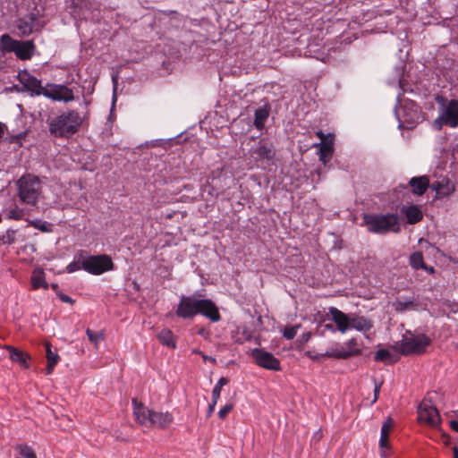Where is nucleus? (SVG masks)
<instances>
[{
	"label": "nucleus",
	"instance_id": "14",
	"mask_svg": "<svg viewBox=\"0 0 458 458\" xmlns=\"http://www.w3.org/2000/svg\"><path fill=\"white\" fill-rule=\"evenodd\" d=\"M332 320L336 325V329L344 334L350 329V318L351 314H346L335 307H330L328 309Z\"/></svg>",
	"mask_w": 458,
	"mask_h": 458
},
{
	"label": "nucleus",
	"instance_id": "10",
	"mask_svg": "<svg viewBox=\"0 0 458 458\" xmlns=\"http://www.w3.org/2000/svg\"><path fill=\"white\" fill-rule=\"evenodd\" d=\"M43 96L55 101L70 102L74 99L72 89L63 84H47Z\"/></svg>",
	"mask_w": 458,
	"mask_h": 458
},
{
	"label": "nucleus",
	"instance_id": "9",
	"mask_svg": "<svg viewBox=\"0 0 458 458\" xmlns=\"http://www.w3.org/2000/svg\"><path fill=\"white\" fill-rule=\"evenodd\" d=\"M250 355L259 367L273 371L281 370L280 360L271 352L264 349L254 348L251 350Z\"/></svg>",
	"mask_w": 458,
	"mask_h": 458
},
{
	"label": "nucleus",
	"instance_id": "38",
	"mask_svg": "<svg viewBox=\"0 0 458 458\" xmlns=\"http://www.w3.org/2000/svg\"><path fill=\"white\" fill-rule=\"evenodd\" d=\"M17 449L19 450L20 454L23 458H37V455L33 449L27 445H20Z\"/></svg>",
	"mask_w": 458,
	"mask_h": 458
},
{
	"label": "nucleus",
	"instance_id": "54",
	"mask_svg": "<svg viewBox=\"0 0 458 458\" xmlns=\"http://www.w3.org/2000/svg\"><path fill=\"white\" fill-rule=\"evenodd\" d=\"M325 327H326V328H327V329H330V330H332V331H335L334 327H333V325H331V324H327V325H326V326H325Z\"/></svg>",
	"mask_w": 458,
	"mask_h": 458
},
{
	"label": "nucleus",
	"instance_id": "34",
	"mask_svg": "<svg viewBox=\"0 0 458 458\" xmlns=\"http://www.w3.org/2000/svg\"><path fill=\"white\" fill-rule=\"evenodd\" d=\"M229 382L227 377H220L217 383L215 385L213 391H212V399H214V403H217L221 391L224 386L227 385Z\"/></svg>",
	"mask_w": 458,
	"mask_h": 458
},
{
	"label": "nucleus",
	"instance_id": "1",
	"mask_svg": "<svg viewBox=\"0 0 458 458\" xmlns=\"http://www.w3.org/2000/svg\"><path fill=\"white\" fill-rule=\"evenodd\" d=\"M201 294L195 293L192 295L180 297L175 314L182 319H192L197 315H202L212 322L221 320V315L216 304L210 299L200 298Z\"/></svg>",
	"mask_w": 458,
	"mask_h": 458
},
{
	"label": "nucleus",
	"instance_id": "42",
	"mask_svg": "<svg viewBox=\"0 0 458 458\" xmlns=\"http://www.w3.org/2000/svg\"><path fill=\"white\" fill-rule=\"evenodd\" d=\"M22 217V213L18 208H13L8 211L7 218L8 219H14V220H20Z\"/></svg>",
	"mask_w": 458,
	"mask_h": 458
},
{
	"label": "nucleus",
	"instance_id": "12",
	"mask_svg": "<svg viewBox=\"0 0 458 458\" xmlns=\"http://www.w3.org/2000/svg\"><path fill=\"white\" fill-rule=\"evenodd\" d=\"M18 80L24 89L30 92V95H43L45 87L42 86L41 81L32 76L27 71H22L18 74Z\"/></svg>",
	"mask_w": 458,
	"mask_h": 458
},
{
	"label": "nucleus",
	"instance_id": "33",
	"mask_svg": "<svg viewBox=\"0 0 458 458\" xmlns=\"http://www.w3.org/2000/svg\"><path fill=\"white\" fill-rule=\"evenodd\" d=\"M234 341L238 344H243L244 342L250 341L252 338L251 333L244 327H237L235 335H233Z\"/></svg>",
	"mask_w": 458,
	"mask_h": 458
},
{
	"label": "nucleus",
	"instance_id": "13",
	"mask_svg": "<svg viewBox=\"0 0 458 458\" xmlns=\"http://www.w3.org/2000/svg\"><path fill=\"white\" fill-rule=\"evenodd\" d=\"M133 415L136 421L144 427H148L151 422L153 410L148 409L143 403H139L137 399H132Z\"/></svg>",
	"mask_w": 458,
	"mask_h": 458
},
{
	"label": "nucleus",
	"instance_id": "53",
	"mask_svg": "<svg viewBox=\"0 0 458 458\" xmlns=\"http://www.w3.org/2000/svg\"><path fill=\"white\" fill-rule=\"evenodd\" d=\"M52 289H53L55 293H56V292H61V291L59 290V287H58V285H57L56 284H52Z\"/></svg>",
	"mask_w": 458,
	"mask_h": 458
},
{
	"label": "nucleus",
	"instance_id": "27",
	"mask_svg": "<svg viewBox=\"0 0 458 458\" xmlns=\"http://www.w3.org/2000/svg\"><path fill=\"white\" fill-rule=\"evenodd\" d=\"M46 347V357L47 360V366L46 368V374L50 375L52 374L55 366L58 363L60 358L59 355L52 351V345L50 343L46 342L45 343Z\"/></svg>",
	"mask_w": 458,
	"mask_h": 458
},
{
	"label": "nucleus",
	"instance_id": "30",
	"mask_svg": "<svg viewBox=\"0 0 458 458\" xmlns=\"http://www.w3.org/2000/svg\"><path fill=\"white\" fill-rule=\"evenodd\" d=\"M410 266L413 269L426 268V263L424 262L423 254L421 251H415L410 256Z\"/></svg>",
	"mask_w": 458,
	"mask_h": 458
},
{
	"label": "nucleus",
	"instance_id": "22",
	"mask_svg": "<svg viewBox=\"0 0 458 458\" xmlns=\"http://www.w3.org/2000/svg\"><path fill=\"white\" fill-rule=\"evenodd\" d=\"M334 137H330L327 140H324V142H320L318 146L319 150V160L323 164H327L329 162L333 157L334 153Z\"/></svg>",
	"mask_w": 458,
	"mask_h": 458
},
{
	"label": "nucleus",
	"instance_id": "2",
	"mask_svg": "<svg viewBox=\"0 0 458 458\" xmlns=\"http://www.w3.org/2000/svg\"><path fill=\"white\" fill-rule=\"evenodd\" d=\"M83 119L76 110L63 112L48 121V130L56 138H69L77 133Z\"/></svg>",
	"mask_w": 458,
	"mask_h": 458
},
{
	"label": "nucleus",
	"instance_id": "6",
	"mask_svg": "<svg viewBox=\"0 0 458 458\" xmlns=\"http://www.w3.org/2000/svg\"><path fill=\"white\" fill-rule=\"evenodd\" d=\"M434 125L440 130L443 125L451 128L458 126V100L451 99L443 106L439 116L434 121Z\"/></svg>",
	"mask_w": 458,
	"mask_h": 458
},
{
	"label": "nucleus",
	"instance_id": "40",
	"mask_svg": "<svg viewBox=\"0 0 458 458\" xmlns=\"http://www.w3.org/2000/svg\"><path fill=\"white\" fill-rule=\"evenodd\" d=\"M233 404H232V403L225 404L218 411L219 419L225 420L227 417V415L229 414V412H231L233 411Z\"/></svg>",
	"mask_w": 458,
	"mask_h": 458
},
{
	"label": "nucleus",
	"instance_id": "43",
	"mask_svg": "<svg viewBox=\"0 0 458 458\" xmlns=\"http://www.w3.org/2000/svg\"><path fill=\"white\" fill-rule=\"evenodd\" d=\"M79 269H82L81 267V262H76V261H73L72 263H70L67 267H66V271L68 273H73Z\"/></svg>",
	"mask_w": 458,
	"mask_h": 458
},
{
	"label": "nucleus",
	"instance_id": "37",
	"mask_svg": "<svg viewBox=\"0 0 458 458\" xmlns=\"http://www.w3.org/2000/svg\"><path fill=\"white\" fill-rule=\"evenodd\" d=\"M301 327V325H295V326H286L284 328L283 335L287 340H292L297 335L298 329Z\"/></svg>",
	"mask_w": 458,
	"mask_h": 458
},
{
	"label": "nucleus",
	"instance_id": "45",
	"mask_svg": "<svg viewBox=\"0 0 458 458\" xmlns=\"http://www.w3.org/2000/svg\"><path fill=\"white\" fill-rule=\"evenodd\" d=\"M26 137L25 132L19 133L17 135H13L10 138V142L12 143H20L21 140Z\"/></svg>",
	"mask_w": 458,
	"mask_h": 458
},
{
	"label": "nucleus",
	"instance_id": "8",
	"mask_svg": "<svg viewBox=\"0 0 458 458\" xmlns=\"http://www.w3.org/2000/svg\"><path fill=\"white\" fill-rule=\"evenodd\" d=\"M418 420L431 428H437L441 423L438 410L431 401L424 399L418 407Z\"/></svg>",
	"mask_w": 458,
	"mask_h": 458
},
{
	"label": "nucleus",
	"instance_id": "17",
	"mask_svg": "<svg viewBox=\"0 0 458 458\" xmlns=\"http://www.w3.org/2000/svg\"><path fill=\"white\" fill-rule=\"evenodd\" d=\"M430 188L436 191L437 196L439 198L446 197L454 191V185L448 178H442L434 182Z\"/></svg>",
	"mask_w": 458,
	"mask_h": 458
},
{
	"label": "nucleus",
	"instance_id": "32",
	"mask_svg": "<svg viewBox=\"0 0 458 458\" xmlns=\"http://www.w3.org/2000/svg\"><path fill=\"white\" fill-rule=\"evenodd\" d=\"M391 427H392V420L389 419L383 424V426L381 428V436H380V440H379V445L381 447L387 446L388 436H389Z\"/></svg>",
	"mask_w": 458,
	"mask_h": 458
},
{
	"label": "nucleus",
	"instance_id": "26",
	"mask_svg": "<svg viewBox=\"0 0 458 458\" xmlns=\"http://www.w3.org/2000/svg\"><path fill=\"white\" fill-rule=\"evenodd\" d=\"M269 113H270V106L267 104L262 107L256 109L254 122H253V124L256 129L260 130V131L264 129L265 123L269 116Z\"/></svg>",
	"mask_w": 458,
	"mask_h": 458
},
{
	"label": "nucleus",
	"instance_id": "29",
	"mask_svg": "<svg viewBox=\"0 0 458 458\" xmlns=\"http://www.w3.org/2000/svg\"><path fill=\"white\" fill-rule=\"evenodd\" d=\"M18 40L13 38L9 34L5 33L0 37V50L4 53H14Z\"/></svg>",
	"mask_w": 458,
	"mask_h": 458
},
{
	"label": "nucleus",
	"instance_id": "28",
	"mask_svg": "<svg viewBox=\"0 0 458 458\" xmlns=\"http://www.w3.org/2000/svg\"><path fill=\"white\" fill-rule=\"evenodd\" d=\"M157 338L163 345H165L168 348H172V349L176 348L175 336H174V333L172 332V330H170L168 328L162 329L158 333Z\"/></svg>",
	"mask_w": 458,
	"mask_h": 458
},
{
	"label": "nucleus",
	"instance_id": "11",
	"mask_svg": "<svg viewBox=\"0 0 458 458\" xmlns=\"http://www.w3.org/2000/svg\"><path fill=\"white\" fill-rule=\"evenodd\" d=\"M346 345L348 346V350H345L343 346L334 347L327 351L325 356L338 360H346L350 357L361 354V350L357 347L359 344L356 338L349 339Z\"/></svg>",
	"mask_w": 458,
	"mask_h": 458
},
{
	"label": "nucleus",
	"instance_id": "31",
	"mask_svg": "<svg viewBox=\"0 0 458 458\" xmlns=\"http://www.w3.org/2000/svg\"><path fill=\"white\" fill-rule=\"evenodd\" d=\"M393 306L397 312H404L409 310H415L417 307V303L413 300H397L393 303Z\"/></svg>",
	"mask_w": 458,
	"mask_h": 458
},
{
	"label": "nucleus",
	"instance_id": "35",
	"mask_svg": "<svg viewBox=\"0 0 458 458\" xmlns=\"http://www.w3.org/2000/svg\"><path fill=\"white\" fill-rule=\"evenodd\" d=\"M392 359H393V354L386 349L378 350L375 353V356H374V360L376 361H380V362H388V361L393 362L394 360Z\"/></svg>",
	"mask_w": 458,
	"mask_h": 458
},
{
	"label": "nucleus",
	"instance_id": "44",
	"mask_svg": "<svg viewBox=\"0 0 458 458\" xmlns=\"http://www.w3.org/2000/svg\"><path fill=\"white\" fill-rule=\"evenodd\" d=\"M56 295L58 296L60 301L63 302H66V303H70V304H73L75 302V301L73 299H72L69 295H67L62 292H56Z\"/></svg>",
	"mask_w": 458,
	"mask_h": 458
},
{
	"label": "nucleus",
	"instance_id": "15",
	"mask_svg": "<svg viewBox=\"0 0 458 458\" xmlns=\"http://www.w3.org/2000/svg\"><path fill=\"white\" fill-rule=\"evenodd\" d=\"M35 49L36 46L32 40H18L14 54L20 60H30L33 56Z\"/></svg>",
	"mask_w": 458,
	"mask_h": 458
},
{
	"label": "nucleus",
	"instance_id": "19",
	"mask_svg": "<svg viewBox=\"0 0 458 458\" xmlns=\"http://www.w3.org/2000/svg\"><path fill=\"white\" fill-rule=\"evenodd\" d=\"M5 349L8 351L9 358L13 361L19 363L24 369H28L30 367L29 361L30 360V356L27 352L11 345H6Z\"/></svg>",
	"mask_w": 458,
	"mask_h": 458
},
{
	"label": "nucleus",
	"instance_id": "5",
	"mask_svg": "<svg viewBox=\"0 0 458 458\" xmlns=\"http://www.w3.org/2000/svg\"><path fill=\"white\" fill-rule=\"evenodd\" d=\"M81 267L86 272L98 276L112 270L114 263L108 255H91L82 259Z\"/></svg>",
	"mask_w": 458,
	"mask_h": 458
},
{
	"label": "nucleus",
	"instance_id": "24",
	"mask_svg": "<svg viewBox=\"0 0 458 458\" xmlns=\"http://www.w3.org/2000/svg\"><path fill=\"white\" fill-rule=\"evenodd\" d=\"M30 284L33 290H38L39 288H48V284L46 281L45 272L43 268H34L30 276Z\"/></svg>",
	"mask_w": 458,
	"mask_h": 458
},
{
	"label": "nucleus",
	"instance_id": "20",
	"mask_svg": "<svg viewBox=\"0 0 458 458\" xmlns=\"http://www.w3.org/2000/svg\"><path fill=\"white\" fill-rule=\"evenodd\" d=\"M256 158L259 160H272L275 157V150L272 143L259 141L257 148L253 150Z\"/></svg>",
	"mask_w": 458,
	"mask_h": 458
},
{
	"label": "nucleus",
	"instance_id": "48",
	"mask_svg": "<svg viewBox=\"0 0 458 458\" xmlns=\"http://www.w3.org/2000/svg\"><path fill=\"white\" fill-rule=\"evenodd\" d=\"M216 404V403H214V399H212L211 403L208 407V411H207L208 417H210L212 415V413L214 412Z\"/></svg>",
	"mask_w": 458,
	"mask_h": 458
},
{
	"label": "nucleus",
	"instance_id": "23",
	"mask_svg": "<svg viewBox=\"0 0 458 458\" xmlns=\"http://www.w3.org/2000/svg\"><path fill=\"white\" fill-rule=\"evenodd\" d=\"M373 327L371 320L356 314H351L350 318V329H356L357 331H369Z\"/></svg>",
	"mask_w": 458,
	"mask_h": 458
},
{
	"label": "nucleus",
	"instance_id": "18",
	"mask_svg": "<svg viewBox=\"0 0 458 458\" xmlns=\"http://www.w3.org/2000/svg\"><path fill=\"white\" fill-rule=\"evenodd\" d=\"M409 186L411 188V192L414 195L421 196L427 191L428 188L430 187V184L428 176L422 175L412 177L409 181Z\"/></svg>",
	"mask_w": 458,
	"mask_h": 458
},
{
	"label": "nucleus",
	"instance_id": "21",
	"mask_svg": "<svg viewBox=\"0 0 458 458\" xmlns=\"http://www.w3.org/2000/svg\"><path fill=\"white\" fill-rule=\"evenodd\" d=\"M37 17L34 14H30L21 18L17 21V29L23 36L31 34L34 30Z\"/></svg>",
	"mask_w": 458,
	"mask_h": 458
},
{
	"label": "nucleus",
	"instance_id": "4",
	"mask_svg": "<svg viewBox=\"0 0 458 458\" xmlns=\"http://www.w3.org/2000/svg\"><path fill=\"white\" fill-rule=\"evenodd\" d=\"M363 222L370 233H386L390 230L399 231L398 217L394 214H365Z\"/></svg>",
	"mask_w": 458,
	"mask_h": 458
},
{
	"label": "nucleus",
	"instance_id": "51",
	"mask_svg": "<svg viewBox=\"0 0 458 458\" xmlns=\"http://www.w3.org/2000/svg\"><path fill=\"white\" fill-rule=\"evenodd\" d=\"M424 270H426L427 272H428L429 274H433L435 272V268L433 267H428L426 265V268H423Z\"/></svg>",
	"mask_w": 458,
	"mask_h": 458
},
{
	"label": "nucleus",
	"instance_id": "39",
	"mask_svg": "<svg viewBox=\"0 0 458 458\" xmlns=\"http://www.w3.org/2000/svg\"><path fill=\"white\" fill-rule=\"evenodd\" d=\"M86 334L88 335V338L89 340L93 343V344H98L100 340L103 339V334L99 333V332H94L92 330H90L89 328H88L86 330Z\"/></svg>",
	"mask_w": 458,
	"mask_h": 458
},
{
	"label": "nucleus",
	"instance_id": "7",
	"mask_svg": "<svg viewBox=\"0 0 458 458\" xmlns=\"http://www.w3.org/2000/svg\"><path fill=\"white\" fill-rule=\"evenodd\" d=\"M431 340L426 335L404 337L400 344L399 349L403 355L421 354L430 344Z\"/></svg>",
	"mask_w": 458,
	"mask_h": 458
},
{
	"label": "nucleus",
	"instance_id": "16",
	"mask_svg": "<svg viewBox=\"0 0 458 458\" xmlns=\"http://www.w3.org/2000/svg\"><path fill=\"white\" fill-rule=\"evenodd\" d=\"M174 421V417L172 413L165 412H157L154 411L152 413L151 422L148 428L157 427L159 428H167Z\"/></svg>",
	"mask_w": 458,
	"mask_h": 458
},
{
	"label": "nucleus",
	"instance_id": "46",
	"mask_svg": "<svg viewBox=\"0 0 458 458\" xmlns=\"http://www.w3.org/2000/svg\"><path fill=\"white\" fill-rule=\"evenodd\" d=\"M316 136L321 140V142H324V140H327V139H329L330 137H334L333 134H327V135H325L324 132L322 131H318L316 132Z\"/></svg>",
	"mask_w": 458,
	"mask_h": 458
},
{
	"label": "nucleus",
	"instance_id": "36",
	"mask_svg": "<svg viewBox=\"0 0 458 458\" xmlns=\"http://www.w3.org/2000/svg\"><path fill=\"white\" fill-rule=\"evenodd\" d=\"M17 231L13 229H8L4 234L0 236V245L13 244L16 240Z\"/></svg>",
	"mask_w": 458,
	"mask_h": 458
},
{
	"label": "nucleus",
	"instance_id": "52",
	"mask_svg": "<svg viewBox=\"0 0 458 458\" xmlns=\"http://www.w3.org/2000/svg\"><path fill=\"white\" fill-rule=\"evenodd\" d=\"M453 451H454V458H458V448L456 446H454L453 448Z\"/></svg>",
	"mask_w": 458,
	"mask_h": 458
},
{
	"label": "nucleus",
	"instance_id": "47",
	"mask_svg": "<svg viewBox=\"0 0 458 458\" xmlns=\"http://www.w3.org/2000/svg\"><path fill=\"white\" fill-rule=\"evenodd\" d=\"M381 385H382V383H378V384L376 383L375 384L373 403H375L377 400V398H378V395H379V393H380Z\"/></svg>",
	"mask_w": 458,
	"mask_h": 458
},
{
	"label": "nucleus",
	"instance_id": "3",
	"mask_svg": "<svg viewBox=\"0 0 458 458\" xmlns=\"http://www.w3.org/2000/svg\"><path fill=\"white\" fill-rule=\"evenodd\" d=\"M17 195L22 203L36 206L41 194V182L36 175L27 174L17 182Z\"/></svg>",
	"mask_w": 458,
	"mask_h": 458
},
{
	"label": "nucleus",
	"instance_id": "41",
	"mask_svg": "<svg viewBox=\"0 0 458 458\" xmlns=\"http://www.w3.org/2000/svg\"><path fill=\"white\" fill-rule=\"evenodd\" d=\"M31 225L41 232H50L49 225L47 222L33 221Z\"/></svg>",
	"mask_w": 458,
	"mask_h": 458
},
{
	"label": "nucleus",
	"instance_id": "50",
	"mask_svg": "<svg viewBox=\"0 0 458 458\" xmlns=\"http://www.w3.org/2000/svg\"><path fill=\"white\" fill-rule=\"evenodd\" d=\"M198 335L206 336L208 335V332L205 328L202 327L198 331Z\"/></svg>",
	"mask_w": 458,
	"mask_h": 458
},
{
	"label": "nucleus",
	"instance_id": "25",
	"mask_svg": "<svg viewBox=\"0 0 458 458\" xmlns=\"http://www.w3.org/2000/svg\"><path fill=\"white\" fill-rule=\"evenodd\" d=\"M403 213L405 215L407 223L410 225H415L420 222L423 218L421 209L416 205L403 207Z\"/></svg>",
	"mask_w": 458,
	"mask_h": 458
},
{
	"label": "nucleus",
	"instance_id": "49",
	"mask_svg": "<svg viewBox=\"0 0 458 458\" xmlns=\"http://www.w3.org/2000/svg\"><path fill=\"white\" fill-rule=\"evenodd\" d=\"M449 424L454 431L458 432V420H451Z\"/></svg>",
	"mask_w": 458,
	"mask_h": 458
}]
</instances>
